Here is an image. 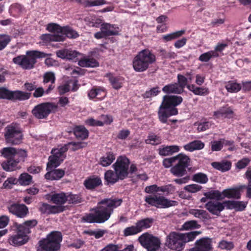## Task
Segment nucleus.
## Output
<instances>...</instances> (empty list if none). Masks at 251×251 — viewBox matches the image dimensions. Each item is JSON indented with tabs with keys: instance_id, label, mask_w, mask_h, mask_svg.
<instances>
[{
	"instance_id": "nucleus-1",
	"label": "nucleus",
	"mask_w": 251,
	"mask_h": 251,
	"mask_svg": "<svg viewBox=\"0 0 251 251\" xmlns=\"http://www.w3.org/2000/svg\"><path fill=\"white\" fill-rule=\"evenodd\" d=\"M122 202V199H119L102 200L90 213L83 217V220L89 223H103L110 218L114 209L120 206Z\"/></svg>"
},
{
	"instance_id": "nucleus-2",
	"label": "nucleus",
	"mask_w": 251,
	"mask_h": 251,
	"mask_svg": "<svg viewBox=\"0 0 251 251\" xmlns=\"http://www.w3.org/2000/svg\"><path fill=\"white\" fill-rule=\"evenodd\" d=\"M200 233L197 231L186 233L171 232L166 237L165 246L171 250L181 251L186 243L193 241Z\"/></svg>"
},
{
	"instance_id": "nucleus-3",
	"label": "nucleus",
	"mask_w": 251,
	"mask_h": 251,
	"mask_svg": "<svg viewBox=\"0 0 251 251\" xmlns=\"http://www.w3.org/2000/svg\"><path fill=\"white\" fill-rule=\"evenodd\" d=\"M182 100L180 96H164L158 112L160 121L162 123H166L168 117L177 115L178 111L176 107L180 104Z\"/></svg>"
},
{
	"instance_id": "nucleus-4",
	"label": "nucleus",
	"mask_w": 251,
	"mask_h": 251,
	"mask_svg": "<svg viewBox=\"0 0 251 251\" xmlns=\"http://www.w3.org/2000/svg\"><path fill=\"white\" fill-rule=\"evenodd\" d=\"M129 161L125 156H120L113 165L115 172L108 170L104 174V179L108 184H114L119 179H124L128 174Z\"/></svg>"
},
{
	"instance_id": "nucleus-5",
	"label": "nucleus",
	"mask_w": 251,
	"mask_h": 251,
	"mask_svg": "<svg viewBox=\"0 0 251 251\" xmlns=\"http://www.w3.org/2000/svg\"><path fill=\"white\" fill-rule=\"evenodd\" d=\"M86 145V144L85 143L72 142L68 143L67 145L53 149L51 151V155L49 157V162L47 163L48 169L49 170L50 168L57 167L59 166L65 158V152L68 149L75 151L84 148Z\"/></svg>"
},
{
	"instance_id": "nucleus-6",
	"label": "nucleus",
	"mask_w": 251,
	"mask_h": 251,
	"mask_svg": "<svg viewBox=\"0 0 251 251\" xmlns=\"http://www.w3.org/2000/svg\"><path fill=\"white\" fill-rule=\"evenodd\" d=\"M37 224L36 220H28L22 224H16L17 233L9 238V243L14 246H20L26 243L29 240L28 234L31 232V229Z\"/></svg>"
},
{
	"instance_id": "nucleus-7",
	"label": "nucleus",
	"mask_w": 251,
	"mask_h": 251,
	"mask_svg": "<svg viewBox=\"0 0 251 251\" xmlns=\"http://www.w3.org/2000/svg\"><path fill=\"white\" fill-rule=\"evenodd\" d=\"M155 61V54L149 49H144L139 51L133 58L132 66L136 72H143Z\"/></svg>"
},
{
	"instance_id": "nucleus-8",
	"label": "nucleus",
	"mask_w": 251,
	"mask_h": 251,
	"mask_svg": "<svg viewBox=\"0 0 251 251\" xmlns=\"http://www.w3.org/2000/svg\"><path fill=\"white\" fill-rule=\"evenodd\" d=\"M47 54L38 50H28L25 55H19L13 59V62L24 69H31L36 63L37 58H44Z\"/></svg>"
},
{
	"instance_id": "nucleus-9",
	"label": "nucleus",
	"mask_w": 251,
	"mask_h": 251,
	"mask_svg": "<svg viewBox=\"0 0 251 251\" xmlns=\"http://www.w3.org/2000/svg\"><path fill=\"white\" fill-rule=\"evenodd\" d=\"M62 234L58 231H52L46 239L39 242L38 251H56L60 247Z\"/></svg>"
},
{
	"instance_id": "nucleus-10",
	"label": "nucleus",
	"mask_w": 251,
	"mask_h": 251,
	"mask_svg": "<svg viewBox=\"0 0 251 251\" xmlns=\"http://www.w3.org/2000/svg\"><path fill=\"white\" fill-rule=\"evenodd\" d=\"M4 137L7 144L16 145L20 144L23 139L21 129L18 125L12 124L5 128Z\"/></svg>"
},
{
	"instance_id": "nucleus-11",
	"label": "nucleus",
	"mask_w": 251,
	"mask_h": 251,
	"mask_svg": "<svg viewBox=\"0 0 251 251\" xmlns=\"http://www.w3.org/2000/svg\"><path fill=\"white\" fill-rule=\"evenodd\" d=\"M145 201L151 206L157 208H166L177 205V202L168 200L165 197L156 194L145 197Z\"/></svg>"
},
{
	"instance_id": "nucleus-12",
	"label": "nucleus",
	"mask_w": 251,
	"mask_h": 251,
	"mask_svg": "<svg viewBox=\"0 0 251 251\" xmlns=\"http://www.w3.org/2000/svg\"><path fill=\"white\" fill-rule=\"evenodd\" d=\"M141 245L148 251H156L160 248L159 239L148 233H144L138 238Z\"/></svg>"
},
{
	"instance_id": "nucleus-13",
	"label": "nucleus",
	"mask_w": 251,
	"mask_h": 251,
	"mask_svg": "<svg viewBox=\"0 0 251 251\" xmlns=\"http://www.w3.org/2000/svg\"><path fill=\"white\" fill-rule=\"evenodd\" d=\"M57 108V105L51 102H44L35 106L32 110V114L37 119L47 118L50 113Z\"/></svg>"
},
{
	"instance_id": "nucleus-14",
	"label": "nucleus",
	"mask_w": 251,
	"mask_h": 251,
	"mask_svg": "<svg viewBox=\"0 0 251 251\" xmlns=\"http://www.w3.org/2000/svg\"><path fill=\"white\" fill-rule=\"evenodd\" d=\"M10 213L18 218H24L28 213V208L24 204L13 203L8 206Z\"/></svg>"
},
{
	"instance_id": "nucleus-15",
	"label": "nucleus",
	"mask_w": 251,
	"mask_h": 251,
	"mask_svg": "<svg viewBox=\"0 0 251 251\" xmlns=\"http://www.w3.org/2000/svg\"><path fill=\"white\" fill-rule=\"evenodd\" d=\"M175 191V188L171 184L158 187L156 185H152L147 186L145 189L146 193L148 194H154L161 192L163 194H168L173 193Z\"/></svg>"
},
{
	"instance_id": "nucleus-16",
	"label": "nucleus",
	"mask_w": 251,
	"mask_h": 251,
	"mask_svg": "<svg viewBox=\"0 0 251 251\" xmlns=\"http://www.w3.org/2000/svg\"><path fill=\"white\" fill-rule=\"evenodd\" d=\"M226 201L221 202L218 201H210L205 204V207L210 213L219 215L220 212L226 208Z\"/></svg>"
},
{
	"instance_id": "nucleus-17",
	"label": "nucleus",
	"mask_w": 251,
	"mask_h": 251,
	"mask_svg": "<svg viewBox=\"0 0 251 251\" xmlns=\"http://www.w3.org/2000/svg\"><path fill=\"white\" fill-rule=\"evenodd\" d=\"M195 247L189 251H210L212 250V241L209 238H202L197 240Z\"/></svg>"
},
{
	"instance_id": "nucleus-18",
	"label": "nucleus",
	"mask_w": 251,
	"mask_h": 251,
	"mask_svg": "<svg viewBox=\"0 0 251 251\" xmlns=\"http://www.w3.org/2000/svg\"><path fill=\"white\" fill-rule=\"evenodd\" d=\"M64 210L65 207L62 205L55 206L44 202L40 204L39 210L43 214H54L62 212Z\"/></svg>"
},
{
	"instance_id": "nucleus-19",
	"label": "nucleus",
	"mask_w": 251,
	"mask_h": 251,
	"mask_svg": "<svg viewBox=\"0 0 251 251\" xmlns=\"http://www.w3.org/2000/svg\"><path fill=\"white\" fill-rule=\"evenodd\" d=\"M106 95V90L102 87H93L88 92V97L90 100L96 99L100 100H103Z\"/></svg>"
},
{
	"instance_id": "nucleus-20",
	"label": "nucleus",
	"mask_w": 251,
	"mask_h": 251,
	"mask_svg": "<svg viewBox=\"0 0 251 251\" xmlns=\"http://www.w3.org/2000/svg\"><path fill=\"white\" fill-rule=\"evenodd\" d=\"M78 88L77 81L69 80L66 83L60 85L58 87V92L60 94H64L70 90L75 91Z\"/></svg>"
},
{
	"instance_id": "nucleus-21",
	"label": "nucleus",
	"mask_w": 251,
	"mask_h": 251,
	"mask_svg": "<svg viewBox=\"0 0 251 251\" xmlns=\"http://www.w3.org/2000/svg\"><path fill=\"white\" fill-rule=\"evenodd\" d=\"M46 199L55 204V206L62 205L67 201L66 194L64 193H55L46 196Z\"/></svg>"
},
{
	"instance_id": "nucleus-22",
	"label": "nucleus",
	"mask_w": 251,
	"mask_h": 251,
	"mask_svg": "<svg viewBox=\"0 0 251 251\" xmlns=\"http://www.w3.org/2000/svg\"><path fill=\"white\" fill-rule=\"evenodd\" d=\"M54 167L50 168L49 170L47 168L48 172L46 174L45 177L49 180H58L61 178L65 174L64 170L61 169H56L51 171Z\"/></svg>"
},
{
	"instance_id": "nucleus-23",
	"label": "nucleus",
	"mask_w": 251,
	"mask_h": 251,
	"mask_svg": "<svg viewBox=\"0 0 251 251\" xmlns=\"http://www.w3.org/2000/svg\"><path fill=\"white\" fill-rule=\"evenodd\" d=\"M222 200L225 198L239 199L241 197L239 189L232 188L224 189L222 192Z\"/></svg>"
},
{
	"instance_id": "nucleus-24",
	"label": "nucleus",
	"mask_w": 251,
	"mask_h": 251,
	"mask_svg": "<svg viewBox=\"0 0 251 251\" xmlns=\"http://www.w3.org/2000/svg\"><path fill=\"white\" fill-rule=\"evenodd\" d=\"M226 208L228 209H234L237 211H242L247 206V203L244 201H226Z\"/></svg>"
},
{
	"instance_id": "nucleus-25",
	"label": "nucleus",
	"mask_w": 251,
	"mask_h": 251,
	"mask_svg": "<svg viewBox=\"0 0 251 251\" xmlns=\"http://www.w3.org/2000/svg\"><path fill=\"white\" fill-rule=\"evenodd\" d=\"M179 150V147L177 145L162 146L158 150L159 154L162 156L171 155L178 152Z\"/></svg>"
},
{
	"instance_id": "nucleus-26",
	"label": "nucleus",
	"mask_w": 251,
	"mask_h": 251,
	"mask_svg": "<svg viewBox=\"0 0 251 251\" xmlns=\"http://www.w3.org/2000/svg\"><path fill=\"white\" fill-rule=\"evenodd\" d=\"M215 118H230L233 116V111L229 107H223L214 112Z\"/></svg>"
},
{
	"instance_id": "nucleus-27",
	"label": "nucleus",
	"mask_w": 251,
	"mask_h": 251,
	"mask_svg": "<svg viewBox=\"0 0 251 251\" xmlns=\"http://www.w3.org/2000/svg\"><path fill=\"white\" fill-rule=\"evenodd\" d=\"M47 30L52 35H58L62 36L63 41L65 40V36L63 34V27H61L58 24L55 23H50L47 25Z\"/></svg>"
},
{
	"instance_id": "nucleus-28",
	"label": "nucleus",
	"mask_w": 251,
	"mask_h": 251,
	"mask_svg": "<svg viewBox=\"0 0 251 251\" xmlns=\"http://www.w3.org/2000/svg\"><path fill=\"white\" fill-rule=\"evenodd\" d=\"M30 93L21 91H10L9 100H24L28 99L30 97Z\"/></svg>"
},
{
	"instance_id": "nucleus-29",
	"label": "nucleus",
	"mask_w": 251,
	"mask_h": 251,
	"mask_svg": "<svg viewBox=\"0 0 251 251\" xmlns=\"http://www.w3.org/2000/svg\"><path fill=\"white\" fill-rule=\"evenodd\" d=\"M188 89L192 92L195 95L199 96H206L209 93L208 88L205 87H198L194 84L187 85Z\"/></svg>"
},
{
	"instance_id": "nucleus-30",
	"label": "nucleus",
	"mask_w": 251,
	"mask_h": 251,
	"mask_svg": "<svg viewBox=\"0 0 251 251\" xmlns=\"http://www.w3.org/2000/svg\"><path fill=\"white\" fill-rule=\"evenodd\" d=\"M204 147V144L200 140H196L191 142L184 146V149L189 151H193L195 150L202 149Z\"/></svg>"
},
{
	"instance_id": "nucleus-31",
	"label": "nucleus",
	"mask_w": 251,
	"mask_h": 251,
	"mask_svg": "<svg viewBox=\"0 0 251 251\" xmlns=\"http://www.w3.org/2000/svg\"><path fill=\"white\" fill-rule=\"evenodd\" d=\"M100 30L103 31L106 36L117 35L119 32L118 27H115L114 25L107 23L102 24Z\"/></svg>"
},
{
	"instance_id": "nucleus-32",
	"label": "nucleus",
	"mask_w": 251,
	"mask_h": 251,
	"mask_svg": "<svg viewBox=\"0 0 251 251\" xmlns=\"http://www.w3.org/2000/svg\"><path fill=\"white\" fill-rule=\"evenodd\" d=\"M211 165L215 169L224 172L228 171L231 168V164L229 161H223L213 162Z\"/></svg>"
},
{
	"instance_id": "nucleus-33",
	"label": "nucleus",
	"mask_w": 251,
	"mask_h": 251,
	"mask_svg": "<svg viewBox=\"0 0 251 251\" xmlns=\"http://www.w3.org/2000/svg\"><path fill=\"white\" fill-rule=\"evenodd\" d=\"M162 91L167 94L175 93L179 94L183 92L181 91V88L178 86L177 83H171L165 85L162 88Z\"/></svg>"
},
{
	"instance_id": "nucleus-34",
	"label": "nucleus",
	"mask_w": 251,
	"mask_h": 251,
	"mask_svg": "<svg viewBox=\"0 0 251 251\" xmlns=\"http://www.w3.org/2000/svg\"><path fill=\"white\" fill-rule=\"evenodd\" d=\"M187 215L189 214L193 215L195 218L201 220H205L208 218V214L204 210L198 209H190L187 212Z\"/></svg>"
},
{
	"instance_id": "nucleus-35",
	"label": "nucleus",
	"mask_w": 251,
	"mask_h": 251,
	"mask_svg": "<svg viewBox=\"0 0 251 251\" xmlns=\"http://www.w3.org/2000/svg\"><path fill=\"white\" fill-rule=\"evenodd\" d=\"M101 184V180L99 177L93 176L85 180L84 184L89 189H92L100 185Z\"/></svg>"
},
{
	"instance_id": "nucleus-36",
	"label": "nucleus",
	"mask_w": 251,
	"mask_h": 251,
	"mask_svg": "<svg viewBox=\"0 0 251 251\" xmlns=\"http://www.w3.org/2000/svg\"><path fill=\"white\" fill-rule=\"evenodd\" d=\"M74 132L77 139L84 140L88 136V131L83 126H76L74 129Z\"/></svg>"
},
{
	"instance_id": "nucleus-37",
	"label": "nucleus",
	"mask_w": 251,
	"mask_h": 251,
	"mask_svg": "<svg viewBox=\"0 0 251 251\" xmlns=\"http://www.w3.org/2000/svg\"><path fill=\"white\" fill-rule=\"evenodd\" d=\"M108 78L114 89H119L122 87L123 84L124 82V78L123 77L109 75Z\"/></svg>"
},
{
	"instance_id": "nucleus-38",
	"label": "nucleus",
	"mask_w": 251,
	"mask_h": 251,
	"mask_svg": "<svg viewBox=\"0 0 251 251\" xmlns=\"http://www.w3.org/2000/svg\"><path fill=\"white\" fill-rule=\"evenodd\" d=\"M78 64L82 67H96L99 66L98 62L91 58H84L78 61Z\"/></svg>"
},
{
	"instance_id": "nucleus-39",
	"label": "nucleus",
	"mask_w": 251,
	"mask_h": 251,
	"mask_svg": "<svg viewBox=\"0 0 251 251\" xmlns=\"http://www.w3.org/2000/svg\"><path fill=\"white\" fill-rule=\"evenodd\" d=\"M175 162L186 168L189 165L190 159L186 155L183 153H179L174 156Z\"/></svg>"
},
{
	"instance_id": "nucleus-40",
	"label": "nucleus",
	"mask_w": 251,
	"mask_h": 251,
	"mask_svg": "<svg viewBox=\"0 0 251 251\" xmlns=\"http://www.w3.org/2000/svg\"><path fill=\"white\" fill-rule=\"evenodd\" d=\"M19 162L15 158L10 159L6 162L1 164L2 168L6 171H12L17 168V165Z\"/></svg>"
},
{
	"instance_id": "nucleus-41",
	"label": "nucleus",
	"mask_w": 251,
	"mask_h": 251,
	"mask_svg": "<svg viewBox=\"0 0 251 251\" xmlns=\"http://www.w3.org/2000/svg\"><path fill=\"white\" fill-rule=\"evenodd\" d=\"M115 159V155L112 152H109L100 158V163L103 167H107L109 166Z\"/></svg>"
},
{
	"instance_id": "nucleus-42",
	"label": "nucleus",
	"mask_w": 251,
	"mask_h": 251,
	"mask_svg": "<svg viewBox=\"0 0 251 251\" xmlns=\"http://www.w3.org/2000/svg\"><path fill=\"white\" fill-rule=\"evenodd\" d=\"M0 152L4 157L8 159L15 158L16 149L13 147L4 148Z\"/></svg>"
},
{
	"instance_id": "nucleus-43",
	"label": "nucleus",
	"mask_w": 251,
	"mask_h": 251,
	"mask_svg": "<svg viewBox=\"0 0 251 251\" xmlns=\"http://www.w3.org/2000/svg\"><path fill=\"white\" fill-rule=\"evenodd\" d=\"M61 36L52 35L51 34H45L41 36L40 39L44 43H47L50 42H60L63 41Z\"/></svg>"
},
{
	"instance_id": "nucleus-44",
	"label": "nucleus",
	"mask_w": 251,
	"mask_h": 251,
	"mask_svg": "<svg viewBox=\"0 0 251 251\" xmlns=\"http://www.w3.org/2000/svg\"><path fill=\"white\" fill-rule=\"evenodd\" d=\"M185 30H181L170 34L164 35L162 36V39L165 42L171 41L181 36L185 33Z\"/></svg>"
},
{
	"instance_id": "nucleus-45",
	"label": "nucleus",
	"mask_w": 251,
	"mask_h": 251,
	"mask_svg": "<svg viewBox=\"0 0 251 251\" xmlns=\"http://www.w3.org/2000/svg\"><path fill=\"white\" fill-rule=\"evenodd\" d=\"M153 222L152 218H146L138 222L136 224L141 232L143 229L150 227Z\"/></svg>"
},
{
	"instance_id": "nucleus-46",
	"label": "nucleus",
	"mask_w": 251,
	"mask_h": 251,
	"mask_svg": "<svg viewBox=\"0 0 251 251\" xmlns=\"http://www.w3.org/2000/svg\"><path fill=\"white\" fill-rule=\"evenodd\" d=\"M172 174L176 176H182L186 173V168L178 164L172 167L170 170Z\"/></svg>"
},
{
	"instance_id": "nucleus-47",
	"label": "nucleus",
	"mask_w": 251,
	"mask_h": 251,
	"mask_svg": "<svg viewBox=\"0 0 251 251\" xmlns=\"http://www.w3.org/2000/svg\"><path fill=\"white\" fill-rule=\"evenodd\" d=\"M205 197L208 199L216 200L217 201L222 200V192L218 190H211L204 193Z\"/></svg>"
},
{
	"instance_id": "nucleus-48",
	"label": "nucleus",
	"mask_w": 251,
	"mask_h": 251,
	"mask_svg": "<svg viewBox=\"0 0 251 251\" xmlns=\"http://www.w3.org/2000/svg\"><path fill=\"white\" fill-rule=\"evenodd\" d=\"M227 91L230 93H235L239 91L241 89L240 84L237 82L230 81L226 85Z\"/></svg>"
},
{
	"instance_id": "nucleus-49",
	"label": "nucleus",
	"mask_w": 251,
	"mask_h": 251,
	"mask_svg": "<svg viewBox=\"0 0 251 251\" xmlns=\"http://www.w3.org/2000/svg\"><path fill=\"white\" fill-rule=\"evenodd\" d=\"M218 55L212 50L201 54L199 57V60L201 62H206L212 58L217 57Z\"/></svg>"
},
{
	"instance_id": "nucleus-50",
	"label": "nucleus",
	"mask_w": 251,
	"mask_h": 251,
	"mask_svg": "<svg viewBox=\"0 0 251 251\" xmlns=\"http://www.w3.org/2000/svg\"><path fill=\"white\" fill-rule=\"evenodd\" d=\"M62 32L65 36V38L66 37L70 38H76L78 36L77 32L69 26L63 27Z\"/></svg>"
},
{
	"instance_id": "nucleus-51",
	"label": "nucleus",
	"mask_w": 251,
	"mask_h": 251,
	"mask_svg": "<svg viewBox=\"0 0 251 251\" xmlns=\"http://www.w3.org/2000/svg\"><path fill=\"white\" fill-rule=\"evenodd\" d=\"M200 227L197 222L195 220H191L186 222L182 226L181 229L185 230L198 229Z\"/></svg>"
},
{
	"instance_id": "nucleus-52",
	"label": "nucleus",
	"mask_w": 251,
	"mask_h": 251,
	"mask_svg": "<svg viewBox=\"0 0 251 251\" xmlns=\"http://www.w3.org/2000/svg\"><path fill=\"white\" fill-rule=\"evenodd\" d=\"M140 232L137 224L135 226H132L126 228L124 231V235L125 236L133 235Z\"/></svg>"
},
{
	"instance_id": "nucleus-53",
	"label": "nucleus",
	"mask_w": 251,
	"mask_h": 251,
	"mask_svg": "<svg viewBox=\"0 0 251 251\" xmlns=\"http://www.w3.org/2000/svg\"><path fill=\"white\" fill-rule=\"evenodd\" d=\"M218 247L221 250L230 251L233 249L234 244L232 242L222 240L219 242Z\"/></svg>"
},
{
	"instance_id": "nucleus-54",
	"label": "nucleus",
	"mask_w": 251,
	"mask_h": 251,
	"mask_svg": "<svg viewBox=\"0 0 251 251\" xmlns=\"http://www.w3.org/2000/svg\"><path fill=\"white\" fill-rule=\"evenodd\" d=\"M32 181V177L27 173H23L21 175L19 182L22 185H28Z\"/></svg>"
},
{
	"instance_id": "nucleus-55",
	"label": "nucleus",
	"mask_w": 251,
	"mask_h": 251,
	"mask_svg": "<svg viewBox=\"0 0 251 251\" xmlns=\"http://www.w3.org/2000/svg\"><path fill=\"white\" fill-rule=\"evenodd\" d=\"M193 180L201 184L206 183L208 179L206 175L202 173H198L193 176Z\"/></svg>"
},
{
	"instance_id": "nucleus-56",
	"label": "nucleus",
	"mask_w": 251,
	"mask_h": 251,
	"mask_svg": "<svg viewBox=\"0 0 251 251\" xmlns=\"http://www.w3.org/2000/svg\"><path fill=\"white\" fill-rule=\"evenodd\" d=\"M146 143L151 145H158L161 143V139L154 134H151L146 140Z\"/></svg>"
},
{
	"instance_id": "nucleus-57",
	"label": "nucleus",
	"mask_w": 251,
	"mask_h": 251,
	"mask_svg": "<svg viewBox=\"0 0 251 251\" xmlns=\"http://www.w3.org/2000/svg\"><path fill=\"white\" fill-rule=\"evenodd\" d=\"M212 124L208 121L195 123V126H197V130L199 132L204 131L208 129Z\"/></svg>"
},
{
	"instance_id": "nucleus-58",
	"label": "nucleus",
	"mask_w": 251,
	"mask_h": 251,
	"mask_svg": "<svg viewBox=\"0 0 251 251\" xmlns=\"http://www.w3.org/2000/svg\"><path fill=\"white\" fill-rule=\"evenodd\" d=\"M67 201L69 203L77 204L81 202V198L77 195L69 194L66 195Z\"/></svg>"
},
{
	"instance_id": "nucleus-59",
	"label": "nucleus",
	"mask_w": 251,
	"mask_h": 251,
	"mask_svg": "<svg viewBox=\"0 0 251 251\" xmlns=\"http://www.w3.org/2000/svg\"><path fill=\"white\" fill-rule=\"evenodd\" d=\"M10 41V37L6 34H0V50L4 49Z\"/></svg>"
},
{
	"instance_id": "nucleus-60",
	"label": "nucleus",
	"mask_w": 251,
	"mask_h": 251,
	"mask_svg": "<svg viewBox=\"0 0 251 251\" xmlns=\"http://www.w3.org/2000/svg\"><path fill=\"white\" fill-rule=\"evenodd\" d=\"M53 88V87H52V85H50L48 89L46 91H45L42 87H39L37 89L35 88V90L33 93V96L35 98L41 97L43 96L45 93L48 94Z\"/></svg>"
},
{
	"instance_id": "nucleus-61",
	"label": "nucleus",
	"mask_w": 251,
	"mask_h": 251,
	"mask_svg": "<svg viewBox=\"0 0 251 251\" xmlns=\"http://www.w3.org/2000/svg\"><path fill=\"white\" fill-rule=\"evenodd\" d=\"M178 83L177 85L181 88V91H184V88L186 86L187 87L188 79L185 76L181 75H177Z\"/></svg>"
},
{
	"instance_id": "nucleus-62",
	"label": "nucleus",
	"mask_w": 251,
	"mask_h": 251,
	"mask_svg": "<svg viewBox=\"0 0 251 251\" xmlns=\"http://www.w3.org/2000/svg\"><path fill=\"white\" fill-rule=\"evenodd\" d=\"M88 25L91 27H98L101 23V20L98 18L92 19L91 20L89 18L85 19Z\"/></svg>"
},
{
	"instance_id": "nucleus-63",
	"label": "nucleus",
	"mask_w": 251,
	"mask_h": 251,
	"mask_svg": "<svg viewBox=\"0 0 251 251\" xmlns=\"http://www.w3.org/2000/svg\"><path fill=\"white\" fill-rule=\"evenodd\" d=\"M27 157L26 151L24 150L16 149V153L15 154V159L20 162L21 161H24L25 159Z\"/></svg>"
},
{
	"instance_id": "nucleus-64",
	"label": "nucleus",
	"mask_w": 251,
	"mask_h": 251,
	"mask_svg": "<svg viewBox=\"0 0 251 251\" xmlns=\"http://www.w3.org/2000/svg\"><path fill=\"white\" fill-rule=\"evenodd\" d=\"M201 189V186L196 184L188 185L184 187V189L189 193H196Z\"/></svg>"
}]
</instances>
